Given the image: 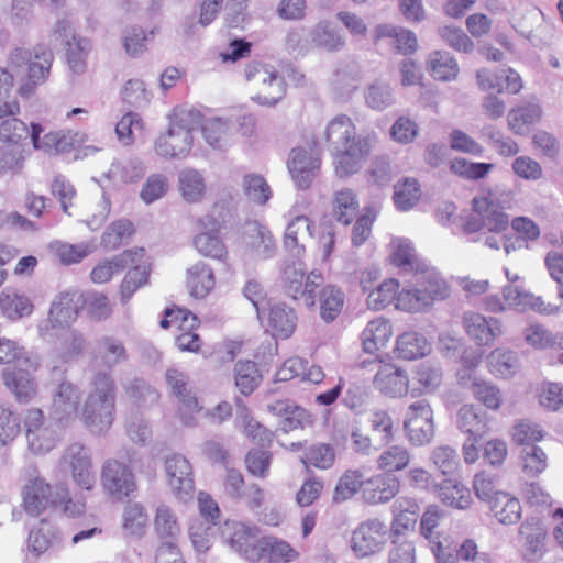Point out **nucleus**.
<instances>
[{
    "instance_id": "nucleus-1",
    "label": "nucleus",
    "mask_w": 563,
    "mask_h": 563,
    "mask_svg": "<svg viewBox=\"0 0 563 563\" xmlns=\"http://www.w3.org/2000/svg\"><path fill=\"white\" fill-rule=\"evenodd\" d=\"M324 137L339 178H346L361 170L372 150L371 139L357 133L349 115L338 114L332 118L325 128Z\"/></svg>"
},
{
    "instance_id": "nucleus-2",
    "label": "nucleus",
    "mask_w": 563,
    "mask_h": 563,
    "mask_svg": "<svg viewBox=\"0 0 563 563\" xmlns=\"http://www.w3.org/2000/svg\"><path fill=\"white\" fill-rule=\"evenodd\" d=\"M89 386L78 418L91 433L100 435L111 428L115 419L117 385L109 373L98 372Z\"/></svg>"
},
{
    "instance_id": "nucleus-3",
    "label": "nucleus",
    "mask_w": 563,
    "mask_h": 563,
    "mask_svg": "<svg viewBox=\"0 0 563 563\" xmlns=\"http://www.w3.org/2000/svg\"><path fill=\"white\" fill-rule=\"evenodd\" d=\"M201 124V115L196 110L175 112L168 131L155 141V151L162 157L181 158L192 146V131Z\"/></svg>"
},
{
    "instance_id": "nucleus-4",
    "label": "nucleus",
    "mask_w": 563,
    "mask_h": 563,
    "mask_svg": "<svg viewBox=\"0 0 563 563\" xmlns=\"http://www.w3.org/2000/svg\"><path fill=\"white\" fill-rule=\"evenodd\" d=\"M53 53L44 45H37L33 51L15 47L8 57V65L16 77H26L27 82L19 88L22 97H29L35 85L43 82L49 74Z\"/></svg>"
},
{
    "instance_id": "nucleus-5",
    "label": "nucleus",
    "mask_w": 563,
    "mask_h": 563,
    "mask_svg": "<svg viewBox=\"0 0 563 563\" xmlns=\"http://www.w3.org/2000/svg\"><path fill=\"white\" fill-rule=\"evenodd\" d=\"M66 368L54 366L51 373V416L60 423L73 422L79 415L80 387L66 378Z\"/></svg>"
},
{
    "instance_id": "nucleus-6",
    "label": "nucleus",
    "mask_w": 563,
    "mask_h": 563,
    "mask_svg": "<svg viewBox=\"0 0 563 563\" xmlns=\"http://www.w3.org/2000/svg\"><path fill=\"white\" fill-rule=\"evenodd\" d=\"M244 75L254 90L252 100L261 106L273 107L286 93L285 80L272 65L258 60L250 62Z\"/></svg>"
},
{
    "instance_id": "nucleus-7",
    "label": "nucleus",
    "mask_w": 563,
    "mask_h": 563,
    "mask_svg": "<svg viewBox=\"0 0 563 563\" xmlns=\"http://www.w3.org/2000/svg\"><path fill=\"white\" fill-rule=\"evenodd\" d=\"M81 310L80 292L62 291L51 303L47 319L38 325L42 339L51 341L56 336L57 329L68 328L77 319Z\"/></svg>"
},
{
    "instance_id": "nucleus-8",
    "label": "nucleus",
    "mask_w": 563,
    "mask_h": 563,
    "mask_svg": "<svg viewBox=\"0 0 563 563\" xmlns=\"http://www.w3.org/2000/svg\"><path fill=\"white\" fill-rule=\"evenodd\" d=\"M389 540V527L378 518H369L352 531L350 547L360 559L380 553Z\"/></svg>"
},
{
    "instance_id": "nucleus-9",
    "label": "nucleus",
    "mask_w": 563,
    "mask_h": 563,
    "mask_svg": "<svg viewBox=\"0 0 563 563\" xmlns=\"http://www.w3.org/2000/svg\"><path fill=\"white\" fill-rule=\"evenodd\" d=\"M324 278L321 273L311 271L307 276L300 264L287 265L283 273V287L287 296L294 300L302 299L308 308L316 306V290L322 286Z\"/></svg>"
},
{
    "instance_id": "nucleus-10",
    "label": "nucleus",
    "mask_w": 563,
    "mask_h": 563,
    "mask_svg": "<svg viewBox=\"0 0 563 563\" xmlns=\"http://www.w3.org/2000/svg\"><path fill=\"white\" fill-rule=\"evenodd\" d=\"M60 490L54 496L51 485L38 476L36 470H33L22 492L25 511L36 517L51 505L65 503L67 500V493L64 488Z\"/></svg>"
},
{
    "instance_id": "nucleus-11",
    "label": "nucleus",
    "mask_w": 563,
    "mask_h": 563,
    "mask_svg": "<svg viewBox=\"0 0 563 563\" xmlns=\"http://www.w3.org/2000/svg\"><path fill=\"white\" fill-rule=\"evenodd\" d=\"M404 429L415 445L429 443L434 435L433 411L426 399L409 405L404 420Z\"/></svg>"
},
{
    "instance_id": "nucleus-12",
    "label": "nucleus",
    "mask_w": 563,
    "mask_h": 563,
    "mask_svg": "<svg viewBox=\"0 0 563 563\" xmlns=\"http://www.w3.org/2000/svg\"><path fill=\"white\" fill-rule=\"evenodd\" d=\"M261 530L256 525L233 521L227 523L223 537L230 548L250 562L260 561Z\"/></svg>"
},
{
    "instance_id": "nucleus-13",
    "label": "nucleus",
    "mask_w": 563,
    "mask_h": 563,
    "mask_svg": "<svg viewBox=\"0 0 563 563\" xmlns=\"http://www.w3.org/2000/svg\"><path fill=\"white\" fill-rule=\"evenodd\" d=\"M165 472L168 485L178 499L192 498L195 492L192 466L184 455L174 453L167 456Z\"/></svg>"
},
{
    "instance_id": "nucleus-14",
    "label": "nucleus",
    "mask_w": 563,
    "mask_h": 563,
    "mask_svg": "<svg viewBox=\"0 0 563 563\" xmlns=\"http://www.w3.org/2000/svg\"><path fill=\"white\" fill-rule=\"evenodd\" d=\"M101 483L112 496L122 499L136 489L134 475L130 467L122 462L109 459L101 470Z\"/></svg>"
},
{
    "instance_id": "nucleus-15",
    "label": "nucleus",
    "mask_w": 563,
    "mask_h": 563,
    "mask_svg": "<svg viewBox=\"0 0 563 563\" xmlns=\"http://www.w3.org/2000/svg\"><path fill=\"white\" fill-rule=\"evenodd\" d=\"M62 463L71 471L78 486L87 490L95 486L96 477L91 471V457L85 445L78 442L68 445L62 456Z\"/></svg>"
},
{
    "instance_id": "nucleus-16",
    "label": "nucleus",
    "mask_w": 563,
    "mask_h": 563,
    "mask_svg": "<svg viewBox=\"0 0 563 563\" xmlns=\"http://www.w3.org/2000/svg\"><path fill=\"white\" fill-rule=\"evenodd\" d=\"M547 531L534 519H527L519 528L518 542L522 559L528 563L540 561L545 551Z\"/></svg>"
},
{
    "instance_id": "nucleus-17",
    "label": "nucleus",
    "mask_w": 563,
    "mask_h": 563,
    "mask_svg": "<svg viewBox=\"0 0 563 563\" xmlns=\"http://www.w3.org/2000/svg\"><path fill=\"white\" fill-rule=\"evenodd\" d=\"M320 169V158L303 147L291 150L288 158V170L299 189L311 186Z\"/></svg>"
},
{
    "instance_id": "nucleus-18",
    "label": "nucleus",
    "mask_w": 563,
    "mask_h": 563,
    "mask_svg": "<svg viewBox=\"0 0 563 563\" xmlns=\"http://www.w3.org/2000/svg\"><path fill=\"white\" fill-rule=\"evenodd\" d=\"M438 563H493L490 556L486 552H479L474 540L466 539L459 549H451L443 545L442 542H435L431 547Z\"/></svg>"
},
{
    "instance_id": "nucleus-19",
    "label": "nucleus",
    "mask_w": 563,
    "mask_h": 563,
    "mask_svg": "<svg viewBox=\"0 0 563 563\" xmlns=\"http://www.w3.org/2000/svg\"><path fill=\"white\" fill-rule=\"evenodd\" d=\"M462 321L467 335L479 345H492L503 333L501 324L496 318L467 311Z\"/></svg>"
},
{
    "instance_id": "nucleus-20",
    "label": "nucleus",
    "mask_w": 563,
    "mask_h": 563,
    "mask_svg": "<svg viewBox=\"0 0 563 563\" xmlns=\"http://www.w3.org/2000/svg\"><path fill=\"white\" fill-rule=\"evenodd\" d=\"M399 489V479L382 472L365 479L362 499L367 505L386 504L396 497Z\"/></svg>"
},
{
    "instance_id": "nucleus-21",
    "label": "nucleus",
    "mask_w": 563,
    "mask_h": 563,
    "mask_svg": "<svg viewBox=\"0 0 563 563\" xmlns=\"http://www.w3.org/2000/svg\"><path fill=\"white\" fill-rule=\"evenodd\" d=\"M267 411L279 419L278 428L288 433L311 423L310 415L306 409L295 405L291 400H274L266 406Z\"/></svg>"
},
{
    "instance_id": "nucleus-22",
    "label": "nucleus",
    "mask_w": 563,
    "mask_h": 563,
    "mask_svg": "<svg viewBox=\"0 0 563 563\" xmlns=\"http://www.w3.org/2000/svg\"><path fill=\"white\" fill-rule=\"evenodd\" d=\"M20 114V104L18 101L3 102L0 104V139L18 143L21 140L31 136L27 125L16 118Z\"/></svg>"
},
{
    "instance_id": "nucleus-23",
    "label": "nucleus",
    "mask_w": 563,
    "mask_h": 563,
    "mask_svg": "<svg viewBox=\"0 0 563 563\" xmlns=\"http://www.w3.org/2000/svg\"><path fill=\"white\" fill-rule=\"evenodd\" d=\"M374 387L389 397H398L409 391V378L405 371L393 364L382 365L373 379Z\"/></svg>"
},
{
    "instance_id": "nucleus-24",
    "label": "nucleus",
    "mask_w": 563,
    "mask_h": 563,
    "mask_svg": "<svg viewBox=\"0 0 563 563\" xmlns=\"http://www.w3.org/2000/svg\"><path fill=\"white\" fill-rule=\"evenodd\" d=\"M474 212L483 219L485 230L504 233L509 227V217L490 197L473 199Z\"/></svg>"
},
{
    "instance_id": "nucleus-25",
    "label": "nucleus",
    "mask_w": 563,
    "mask_h": 563,
    "mask_svg": "<svg viewBox=\"0 0 563 563\" xmlns=\"http://www.w3.org/2000/svg\"><path fill=\"white\" fill-rule=\"evenodd\" d=\"M313 222L306 216L295 217L287 225L284 246L295 256L305 252L306 242L312 239Z\"/></svg>"
},
{
    "instance_id": "nucleus-26",
    "label": "nucleus",
    "mask_w": 563,
    "mask_h": 563,
    "mask_svg": "<svg viewBox=\"0 0 563 563\" xmlns=\"http://www.w3.org/2000/svg\"><path fill=\"white\" fill-rule=\"evenodd\" d=\"M3 382L20 404L30 402L37 394V384L26 371L5 369L3 372Z\"/></svg>"
},
{
    "instance_id": "nucleus-27",
    "label": "nucleus",
    "mask_w": 563,
    "mask_h": 563,
    "mask_svg": "<svg viewBox=\"0 0 563 563\" xmlns=\"http://www.w3.org/2000/svg\"><path fill=\"white\" fill-rule=\"evenodd\" d=\"M177 186L181 198L188 203L200 202L207 192L203 175L191 167L183 168L178 173Z\"/></svg>"
},
{
    "instance_id": "nucleus-28",
    "label": "nucleus",
    "mask_w": 563,
    "mask_h": 563,
    "mask_svg": "<svg viewBox=\"0 0 563 563\" xmlns=\"http://www.w3.org/2000/svg\"><path fill=\"white\" fill-rule=\"evenodd\" d=\"M43 129L37 123L31 124V140L33 146L47 154H59L70 151L73 147L71 137L63 131L48 132L41 137Z\"/></svg>"
},
{
    "instance_id": "nucleus-29",
    "label": "nucleus",
    "mask_w": 563,
    "mask_h": 563,
    "mask_svg": "<svg viewBox=\"0 0 563 563\" xmlns=\"http://www.w3.org/2000/svg\"><path fill=\"white\" fill-rule=\"evenodd\" d=\"M375 42L385 40L387 45L402 54L412 53L417 47V38L411 31L390 24H380L375 29Z\"/></svg>"
},
{
    "instance_id": "nucleus-30",
    "label": "nucleus",
    "mask_w": 563,
    "mask_h": 563,
    "mask_svg": "<svg viewBox=\"0 0 563 563\" xmlns=\"http://www.w3.org/2000/svg\"><path fill=\"white\" fill-rule=\"evenodd\" d=\"M542 115L538 103L529 102L512 108L507 115L509 130L517 135H527Z\"/></svg>"
},
{
    "instance_id": "nucleus-31",
    "label": "nucleus",
    "mask_w": 563,
    "mask_h": 563,
    "mask_svg": "<svg viewBox=\"0 0 563 563\" xmlns=\"http://www.w3.org/2000/svg\"><path fill=\"white\" fill-rule=\"evenodd\" d=\"M412 454L404 444L387 445L376 457V467L380 472L390 475L400 472L410 465Z\"/></svg>"
},
{
    "instance_id": "nucleus-32",
    "label": "nucleus",
    "mask_w": 563,
    "mask_h": 563,
    "mask_svg": "<svg viewBox=\"0 0 563 563\" xmlns=\"http://www.w3.org/2000/svg\"><path fill=\"white\" fill-rule=\"evenodd\" d=\"M166 383L181 402V410H188L189 412L201 410L197 397L191 394L189 377L186 373L176 368H169L166 372Z\"/></svg>"
},
{
    "instance_id": "nucleus-33",
    "label": "nucleus",
    "mask_w": 563,
    "mask_h": 563,
    "mask_svg": "<svg viewBox=\"0 0 563 563\" xmlns=\"http://www.w3.org/2000/svg\"><path fill=\"white\" fill-rule=\"evenodd\" d=\"M187 286L190 295L205 298L216 286L212 268L205 262H197L187 269Z\"/></svg>"
},
{
    "instance_id": "nucleus-34",
    "label": "nucleus",
    "mask_w": 563,
    "mask_h": 563,
    "mask_svg": "<svg viewBox=\"0 0 563 563\" xmlns=\"http://www.w3.org/2000/svg\"><path fill=\"white\" fill-rule=\"evenodd\" d=\"M442 382V369L428 363L420 364L409 379V390L412 395L434 391Z\"/></svg>"
},
{
    "instance_id": "nucleus-35",
    "label": "nucleus",
    "mask_w": 563,
    "mask_h": 563,
    "mask_svg": "<svg viewBox=\"0 0 563 563\" xmlns=\"http://www.w3.org/2000/svg\"><path fill=\"white\" fill-rule=\"evenodd\" d=\"M258 547L260 560L267 559L271 563H289L298 556L287 541L273 536L262 537Z\"/></svg>"
},
{
    "instance_id": "nucleus-36",
    "label": "nucleus",
    "mask_w": 563,
    "mask_h": 563,
    "mask_svg": "<svg viewBox=\"0 0 563 563\" xmlns=\"http://www.w3.org/2000/svg\"><path fill=\"white\" fill-rule=\"evenodd\" d=\"M393 334L388 320L376 318L369 321L362 332V344L366 353H374L384 347Z\"/></svg>"
},
{
    "instance_id": "nucleus-37",
    "label": "nucleus",
    "mask_w": 563,
    "mask_h": 563,
    "mask_svg": "<svg viewBox=\"0 0 563 563\" xmlns=\"http://www.w3.org/2000/svg\"><path fill=\"white\" fill-rule=\"evenodd\" d=\"M429 351L427 339L418 332H405L397 338L395 354L398 358L416 360L423 357Z\"/></svg>"
},
{
    "instance_id": "nucleus-38",
    "label": "nucleus",
    "mask_w": 563,
    "mask_h": 563,
    "mask_svg": "<svg viewBox=\"0 0 563 563\" xmlns=\"http://www.w3.org/2000/svg\"><path fill=\"white\" fill-rule=\"evenodd\" d=\"M456 426L459 430L470 435V440L478 441L487 432V424L473 405H464L457 412Z\"/></svg>"
},
{
    "instance_id": "nucleus-39",
    "label": "nucleus",
    "mask_w": 563,
    "mask_h": 563,
    "mask_svg": "<svg viewBox=\"0 0 563 563\" xmlns=\"http://www.w3.org/2000/svg\"><path fill=\"white\" fill-rule=\"evenodd\" d=\"M489 507L494 516L503 525H514L521 518V504L519 499L508 493L495 494Z\"/></svg>"
},
{
    "instance_id": "nucleus-40",
    "label": "nucleus",
    "mask_w": 563,
    "mask_h": 563,
    "mask_svg": "<svg viewBox=\"0 0 563 563\" xmlns=\"http://www.w3.org/2000/svg\"><path fill=\"white\" fill-rule=\"evenodd\" d=\"M296 321L295 311L285 303L274 305L269 309L268 323L274 336L289 338L296 329Z\"/></svg>"
},
{
    "instance_id": "nucleus-41",
    "label": "nucleus",
    "mask_w": 563,
    "mask_h": 563,
    "mask_svg": "<svg viewBox=\"0 0 563 563\" xmlns=\"http://www.w3.org/2000/svg\"><path fill=\"white\" fill-rule=\"evenodd\" d=\"M66 59L67 65L73 74L81 75L87 68V57L91 51V43L88 38L71 35L66 41Z\"/></svg>"
},
{
    "instance_id": "nucleus-42",
    "label": "nucleus",
    "mask_w": 563,
    "mask_h": 563,
    "mask_svg": "<svg viewBox=\"0 0 563 563\" xmlns=\"http://www.w3.org/2000/svg\"><path fill=\"white\" fill-rule=\"evenodd\" d=\"M262 375L253 361H238L234 365V384L244 395H251L261 384Z\"/></svg>"
},
{
    "instance_id": "nucleus-43",
    "label": "nucleus",
    "mask_w": 563,
    "mask_h": 563,
    "mask_svg": "<svg viewBox=\"0 0 563 563\" xmlns=\"http://www.w3.org/2000/svg\"><path fill=\"white\" fill-rule=\"evenodd\" d=\"M333 216L344 225L350 224L358 212V200L352 189L343 188L334 192Z\"/></svg>"
},
{
    "instance_id": "nucleus-44",
    "label": "nucleus",
    "mask_w": 563,
    "mask_h": 563,
    "mask_svg": "<svg viewBox=\"0 0 563 563\" xmlns=\"http://www.w3.org/2000/svg\"><path fill=\"white\" fill-rule=\"evenodd\" d=\"M428 69L434 79L442 81L453 80L459 74L457 62L443 51H434L429 55Z\"/></svg>"
},
{
    "instance_id": "nucleus-45",
    "label": "nucleus",
    "mask_w": 563,
    "mask_h": 563,
    "mask_svg": "<svg viewBox=\"0 0 563 563\" xmlns=\"http://www.w3.org/2000/svg\"><path fill=\"white\" fill-rule=\"evenodd\" d=\"M148 517L145 508L139 503L125 505L122 514V528L125 536L141 538L147 528Z\"/></svg>"
},
{
    "instance_id": "nucleus-46",
    "label": "nucleus",
    "mask_w": 563,
    "mask_h": 563,
    "mask_svg": "<svg viewBox=\"0 0 563 563\" xmlns=\"http://www.w3.org/2000/svg\"><path fill=\"white\" fill-rule=\"evenodd\" d=\"M320 316L331 322L341 313L344 306V292L334 285L324 286L319 292Z\"/></svg>"
},
{
    "instance_id": "nucleus-47",
    "label": "nucleus",
    "mask_w": 563,
    "mask_h": 563,
    "mask_svg": "<svg viewBox=\"0 0 563 563\" xmlns=\"http://www.w3.org/2000/svg\"><path fill=\"white\" fill-rule=\"evenodd\" d=\"M201 132L206 142L216 150H225L230 144L231 126L227 120L208 119L201 125Z\"/></svg>"
},
{
    "instance_id": "nucleus-48",
    "label": "nucleus",
    "mask_w": 563,
    "mask_h": 563,
    "mask_svg": "<svg viewBox=\"0 0 563 563\" xmlns=\"http://www.w3.org/2000/svg\"><path fill=\"white\" fill-rule=\"evenodd\" d=\"M438 497L457 509H465L471 503L468 489L455 477L448 478L438 486Z\"/></svg>"
},
{
    "instance_id": "nucleus-49",
    "label": "nucleus",
    "mask_w": 563,
    "mask_h": 563,
    "mask_svg": "<svg viewBox=\"0 0 563 563\" xmlns=\"http://www.w3.org/2000/svg\"><path fill=\"white\" fill-rule=\"evenodd\" d=\"M194 246L199 254L206 257L224 261L228 255L224 243L218 235V230L210 229L194 238Z\"/></svg>"
},
{
    "instance_id": "nucleus-50",
    "label": "nucleus",
    "mask_w": 563,
    "mask_h": 563,
    "mask_svg": "<svg viewBox=\"0 0 563 563\" xmlns=\"http://www.w3.org/2000/svg\"><path fill=\"white\" fill-rule=\"evenodd\" d=\"M0 306L10 319L26 317L33 311V305L29 297L9 288L1 292Z\"/></svg>"
},
{
    "instance_id": "nucleus-51",
    "label": "nucleus",
    "mask_w": 563,
    "mask_h": 563,
    "mask_svg": "<svg viewBox=\"0 0 563 563\" xmlns=\"http://www.w3.org/2000/svg\"><path fill=\"white\" fill-rule=\"evenodd\" d=\"M365 479L364 473L360 470H347L339 478L334 492L333 501L336 504L351 499L356 493L363 489Z\"/></svg>"
},
{
    "instance_id": "nucleus-52",
    "label": "nucleus",
    "mask_w": 563,
    "mask_h": 563,
    "mask_svg": "<svg viewBox=\"0 0 563 563\" xmlns=\"http://www.w3.org/2000/svg\"><path fill=\"white\" fill-rule=\"evenodd\" d=\"M97 355L108 368L123 363L128 358L124 344L113 336H102L97 340Z\"/></svg>"
},
{
    "instance_id": "nucleus-53",
    "label": "nucleus",
    "mask_w": 563,
    "mask_h": 563,
    "mask_svg": "<svg viewBox=\"0 0 563 563\" xmlns=\"http://www.w3.org/2000/svg\"><path fill=\"white\" fill-rule=\"evenodd\" d=\"M364 99L366 106L375 111H383L395 103L391 87L380 80H376L365 88Z\"/></svg>"
},
{
    "instance_id": "nucleus-54",
    "label": "nucleus",
    "mask_w": 563,
    "mask_h": 563,
    "mask_svg": "<svg viewBox=\"0 0 563 563\" xmlns=\"http://www.w3.org/2000/svg\"><path fill=\"white\" fill-rule=\"evenodd\" d=\"M391 261L406 272L423 271L411 242L407 239L397 238L391 242Z\"/></svg>"
},
{
    "instance_id": "nucleus-55",
    "label": "nucleus",
    "mask_w": 563,
    "mask_h": 563,
    "mask_svg": "<svg viewBox=\"0 0 563 563\" xmlns=\"http://www.w3.org/2000/svg\"><path fill=\"white\" fill-rule=\"evenodd\" d=\"M310 42L317 47L328 52L340 51L345 45V38L325 23L317 24L310 32Z\"/></svg>"
},
{
    "instance_id": "nucleus-56",
    "label": "nucleus",
    "mask_w": 563,
    "mask_h": 563,
    "mask_svg": "<svg viewBox=\"0 0 563 563\" xmlns=\"http://www.w3.org/2000/svg\"><path fill=\"white\" fill-rule=\"evenodd\" d=\"M81 310L85 308L90 319L101 321L110 317L112 308L108 297L90 290L80 292Z\"/></svg>"
},
{
    "instance_id": "nucleus-57",
    "label": "nucleus",
    "mask_w": 563,
    "mask_h": 563,
    "mask_svg": "<svg viewBox=\"0 0 563 563\" xmlns=\"http://www.w3.org/2000/svg\"><path fill=\"white\" fill-rule=\"evenodd\" d=\"M154 527L157 536L164 541H177L180 527L172 509L161 505L156 509Z\"/></svg>"
},
{
    "instance_id": "nucleus-58",
    "label": "nucleus",
    "mask_w": 563,
    "mask_h": 563,
    "mask_svg": "<svg viewBox=\"0 0 563 563\" xmlns=\"http://www.w3.org/2000/svg\"><path fill=\"white\" fill-rule=\"evenodd\" d=\"M525 341L536 349L563 350V335L553 334L540 324H532L525 330Z\"/></svg>"
},
{
    "instance_id": "nucleus-59",
    "label": "nucleus",
    "mask_w": 563,
    "mask_h": 563,
    "mask_svg": "<svg viewBox=\"0 0 563 563\" xmlns=\"http://www.w3.org/2000/svg\"><path fill=\"white\" fill-rule=\"evenodd\" d=\"M394 188L393 199L397 209L401 211L410 210L420 199V186L415 178H405L402 183L396 184Z\"/></svg>"
},
{
    "instance_id": "nucleus-60",
    "label": "nucleus",
    "mask_w": 563,
    "mask_h": 563,
    "mask_svg": "<svg viewBox=\"0 0 563 563\" xmlns=\"http://www.w3.org/2000/svg\"><path fill=\"white\" fill-rule=\"evenodd\" d=\"M490 372L500 377H509L519 367L517 354L511 351L496 349L488 356Z\"/></svg>"
},
{
    "instance_id": "nucleus-61",
    "label": "nucleus",
    "mask_w": 563,
    "mask_h": 563,
    "mask_svg": "<svg viewBox=\"0 0 563 563\" xmlns=\"http://www.w3.org/2000/svg\"><path fill=\"white\" fill-rule=\"evenodd\" d=\"M399 283L396 279L383 282L376 289L369 291L367 306L373 310H382L391 302H397Z\"/></svg>"
},
{
    "instance_id": "nucleus-62",
    "label": "nucleus",
    "mask_w": 563,
    "mask_h": 563,
    "mask_svg": "<svg viewBox=\"0 0 563 563\" xmlns=\"http://www.w3.org/2000/svg\"><path fill=\"white\" fill-rule=\"evenodd\" d=\"M520 459L522 471L527 476H538L547 468V454L536 444L523 446Z\"/></svg>"
},
{
    "instance_id": "nucleus-63",
    "label": "nucleus",
    "mask_w": 563,
    "mask_h": 563,
    "mask_svg": "<svg viewBox=\"0 0 563 563\" xmlns=\"http://www.w3.org/2000/svg\"><path fill=\"white\" fill-rule=\"evenodd\" d=\"M301 461L307 466L312 465L320 470H328L334 464L335 452L330 444H312L305 451Z\"/></svg>"
},
{
    "instance_id": "nucleus-64",
    "label": "nucleus",
    "mask_w": 563,
    "mask_h": 563,
    "mask_svg": "<svg viewBox=\"0 0 563 563\" xmlns=\"http://www.w3.org/2000/svg\"><path fill=\"white\" fill-rule=\"evenodd\" d=\"M145 166L139 158H131L125 163H113L107 173L110 179H119L122 183H134L143 177Z\"/></svg>"
}]
</instances>
